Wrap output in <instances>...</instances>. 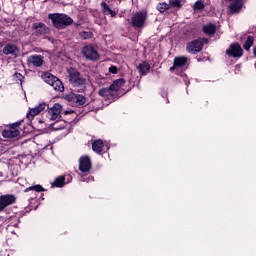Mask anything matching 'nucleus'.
I'll return each instance as SVG.
<instances>
[{
	"mask_svg": "<svg viewBox=\"0 0 256 256\" xmlns=\"http://www.w3.org/2000/svg\"><path fill=\"white\" fill-rule=\"evenodd\" d=\"M48 19L52 20V24L56 29H65L69 25H73V18L67 14H49Z\"/></svg>",
	"mask_w": 256,
	"mask_h": 256,
	"instance_id": "obj_1",
	"label": "nucleus"
},
{
	"mask_svg": "<svg viewBox=\"0 0 256 256\" xmlns=\"http://www.w3.org/2000/svg\"><path fill=\"white\" fill-rule=\"evenodd\" d=\"M42 79L45 83L53 87L54 91H59L63 93L65 91V86H63V82L59 80V78L55 77L53 74L49 72H45L42 74Z\"/></svg>",
	"mask_w": 256,
	"mask_h": 256,
	"instance_id": "obj_2",
	"label": "nucleus"
},
{
	"mask_svg": "<svg viewBox=\"0 0 256 256\" xmlns=\"http://www.w3.org/2000/svg\"><path fill=\"white\" fill-rule=\"evenodd\" d=\"M68 78L74 87H85V85H87V79L83 78L75 68L68 69Z\"/></svg>",
	"mask_w": 256,
	"mask_h": 256,
	"instance_id": "obj_3",
	"label": "nucleus"
},
{
	"mask_svg": "<svg viewBox=\"0 0 256 256\" xmlns=\"http://www.w3.org/2000/svg\"><path fill=\"white\" fill-rule=\"evenodd\" d=\"M21 126V121L15 122L13 123L9 129L4 130L2 132V137H4L5 139H15V137H19L20 135V131H19V127Z\"/></svg>",
	"mask_w": 256,
	"mask_h": 256,
	"instance_id": "obj_4",
	"label": "nucleus"
},
{
	"mask_svg": "<svg viewBox=\"0 0 256 256\" xmlns=\"http://www.w3.org/2000/svg\"><path fill=\"white\" fill-rule=\"evenodd\" d=\"M145 19H147V12H136L131 19L132 27H143Z\"/></svg>",
	"mask_w": 256,
	"mask_h": 256,
	"instance_id": "obj_5",
	"label": "nucleus"
},
{
	"mask_svg": "<svg viewBox=\"0 0 256 256\" xmlns=\"http://www.w3.org/2000/svg\"><path fill=\"white\" fill-rule=\"evenodd\" d=\"M82 54L86 59H89L90 61H97L99 60V53L93 46H85L82 49Z\"/></svg>",
	"mask_w": 256,
	"mask_h": 256,
	"instance_id": "obj_6",
	"label": "nucleus"
},
{
	"mask_svg": "<svg viewBox=\"0 0 256 256\" xmlns=\"http://www.w3.org/2000/svg\"><path fill=\"white\" fill-rule=\"evenodd\" d=\"M226 54L228 57H241L243 55V49L241 48V45L234 43L226 50Z\"/></svg>",
	"mask_w": 256,
	"mask_h": 256,
	"instance_id": "obj_7",
	"label": "nucleus"
},
{
	"mask_svg": "<svg viewBox=\"0 0 256 256\" xmlns=\"http://www.w3.org/2000/svg\"><path fill=\"white\" fill-rule=\"evenodd\" d=\"M203 49V42L199 40H194L187 44L186 50L188 53L195 55V53H199Z\"/></svg>",
	"mask_w": 256,
	"mask_h": 256,
	"instance_id": "obj_8",
	"label": "nucleus"
},
{
	"mask_svg": "<svg viewBox=\"0 0 256 256\" xmlns=\"http://www.w3.org/2000/svg\"><path fill=\"white\" fill-rule=\"evenodd\" d=\"M61 111H63V106H61L59 103L54 104L48 112L50 115V120L57 121V119H61Z\"/></svg>",
	"mask_w": 256,
	"mask_h": 256,
	"instance_id": "obj_9",
	"label": "nucleus"
},
{
	"mask_svg": "<svg viewBox=\"0 0 256 256\" xmlns=\"http://www.w3.org/2000/svg\"><path fill=\"white\" fill-rule=\"evenodd\" d=\"M15 201H16L15 196H13L11 194H6V195L0 196V211H3V209H5V207H9V205H13V203H15Z\"/></svg>",
	"mask_w": 256,
	"mask_h": 256,
	"instance_id": "obj_10",
	"label": "nucleus"
},
{
	"mask_svg": "<svg viewBox=\"0 0 256 256\" xmlns=\"http://www.w3.org/2000/svg\"><path fill=\"white\" fill-rule=\"evenodd\" d=\"M79 170L81 173H87L91 171V159L88 156H82L79 159Z\"/></svg>",
	"mask_w": 256,
	"mask_h": 256,
	"instance_id": "obj_11",
	"label": "nucleus"
},
{
	"mask_svg": "<svg viewBox=\"0 0 256 256\" xmlns=\"http://www.w3.org/2000/svg\"><path fill=\"white\" fill-rule=\"evenodd\" d=\"M230 13H239L243 9V0H227Z\"/></svg>",
	"mask_w": 256,
	"mask_h": 256,
	"instance_id": "obj_12",
	"label": "nucleus"
},
{
	"mask_svg": "<svg viewBox=\"0 0 256 256\" xmlns=\"http://www.w3.org/2000/svg\"><path fill=\"white\" fill-rule=\"evenodd\" d=\"M46 107H47V104L40 103L38 106L31 108L26 115L27 119H33L34 117H36V115H39V113H41L42 111H45Z\"/></svg>",
	"mask_w": 256,
	"mask_h": 256,
	"instance_id": "obj_13",
	"label": "nucleus"
},
{
	"mask_svg": "<svg viewBox=\"0 0 256 256\" xmlns=\"http://www.w3.org/2000/svg\"><path fill=\"white\" fill-rule=\"evenodd\" d=\"M27 63L29 67H41L43 65V56L31 55L27 58Z\"/></svg>",
	"mask_w": 256,
	"mask_h": 256,
	"instance_id": "obj_14",
	"label": "nucleus"
},
{
	"mask_svg": "<svg viewBox=\"0 0 256 256\" xmlns=\"http://www.w3.org/2000/svg\"><path fill=\"white\" fill-rule=\"evenodd\" d=\"M187 65V57L179 56L174 58V65L170 68V71H175V69H181Z\"/></svg>",
	"mask_w": 256,
	"mask_h": 256,
	"instance_id": "obj_15",
	"label": "nucleus"
},
{
	"mask_svg": "<svg viewBox=\"0 0 256 256\" xmlns=\"http://www.w3.org/2000/svg\"><path fill=\"white\" fill-rule=\"evenodd\" d=\"M98 95H100V97H103V99H113V97H115V92H113L111 87L102 88L98 91Z\"/></svg>",
	"mask_w": 256,
	"mask_h": 256,
	"instance_id": "obj_16",
	"label": "nucleus"
},
{
	"mask_svg": "<svg viewBox=\"0 0 256 256\" xmlns=\"http://www.w3.org/2000/svg\"><path fill=\"white\" fill-rule=\"evenodd\" d=\"M4 55H18L19 54V48H17L16 45H6L3 48Z\"/></svg>",
	"mask_w": 256,
	"mask_h": 256,
	"instance_id": "obj_17",
	"label": "nucleus"
},
{
	"mask_svg": "<svg viewBox=\"0 0 256 256\" xmlns=\"http://www.w3.org/2000/svg\"><path fill=\"white\" fill-rule=\"evenodd\" d=\"M92 149L95 153H103L105 151V144L103 140L99 139L93 142Z\"/></svg>",
	"mask_w": 256,
	"mask_h": 256,
	"instance_id": "obj_18",
	"label": "nucleus"
},
{
	"mask_svg": "<svg viewBox=\"0 0 256 256\" xmlns=\"http://www.w3.org/2000/svg\"><path fill=\"white\" fill-rule=\"evenodd\" d=\"M33 28L38 35H45L47 33V26L42 22L34 23Z\"/></svg>",
	"mask_w": 256,
	"mask_h": 256,
	"instance_id": "obj_19",
	"label": "nucleus"
},
{
	"mask_svg": "<svg viewBox=\"0 0 256 256\" xmlns=\"http://www.w3.org/2000/svg\"><path fill=\"white\" fill-rule=\"evenodd\" d=\"M137 69L140 75H147L151 69V65L147 62H142L138 65Z\"/></svg>",
	"mask_w": 256,
	"mask_h": 256,
	"instance_id": "obj_20",
	"label": "nucleus"
},
{
	"mask_svg": "<svg viewBox=\"0 0 256 256\" xmlns=\"http://www.w3.org/2000/svg\"><path fill=\"white\" fill-rule=\"evenodd\" d=\"M123 85H125V81L123 79H118L113 82L110 88L113 91L114 95L123 87Z\"/></svg>",
	"mask_w": 256,
	"mask_h": 256,
	"instance_id": "obj_21",
	"label": "nucleus"
},
{
	"mask_svg": "<svg viewBox=\"0 0 256 256\" xmlns=\"http://www.w3.org/2000/svg\"><path fill=\"white\" fill-rule=\"evenodd\" d=\"M215 31H217V26L215 24H206L203 26V32L206 35H213V33H215Z\"/></svg>",
	"mask_w": 256,
	"mask_h": 256,
	"instance_id": "obj_22",
	"label": "nucleus"
},
{
	"mask_svg": "<svg viewBox=\"0 0 256 256\" xmlns=\"http://www.w3.org/2000/svg\"><path fill=\"white\" fill-rule=\"evenodd\" d=\"M29 191H32V193H41L45 191V188H43L41 185H35L25 189V193H29Z\"/></svg>",
	"mask_w": 256,
	"mask_h": 256,
	"instance_id": "obj_23",
	"label": "nucleus"
},
{
	"mask_svg": "<svg viewBox=\"0 0 256 256\" xmlns=\"http://www.w3.org/2000/svg\"><path fill=\"white\" fill-rule=\"evenodd\" d=\"M101 7L103 8V12L105 13V15H111L112 17H115L117 15L115 11L109 8V5H107V3L102 2Z\"/></svg>",
	"mask_w": 256,
	"mask_h": 256,
	"instance_id": "obj_24",
	"label": "nucleus"
},
{
	"mask_svg": "<svg viewBox=\"0 0 256 256\" xmlns=\"http://www.w3.org/2000/svg\"><path fill=\"white\" fill-rule=\"evenodd\" d=\"M54 187H63L65 185V177L59 176L55 179V181L52 184Z\"/></svg>",
	"mask_w": 256,
	"mask_h": 256,
	"instance_id": "obj_25",
	"label": "nucleus"
},
{
	"mask_svg": "<svg viewBox=\"0 0 256 256\" xmlns=\"http://www.w3.org/2000/svg\"><path fill=\"white\" fill-rule=\"evenodd\" d=\"M193 9L194 11H203V9H205V3L203 2V0H198L197 2H195V4L193 5Z\"/></svg>",
	"mask_w": 256,
	"mask_h": 256,
	"instance_id": "obj_26",
	"label": "nucleus"
},
{
	"mask_svg": "<svg viewBox=\"0 0 256 256\" xmlns=\"http://www.w3.org/2000/svg\"><path fill=\"white\" fill-rule=\"evenodd\" d=\"M253 42H254L253 36H248V38L244 44V49H246V51H249V49H251V47H253Z\"/></svg>",
	"mask_w": 256,
	"mask_h": 256,
	"instance_id": "obj_27",
	"label": "nucleus"
},
{
	"mask_svg": "<svg viewBox=\"0 0 256 256\" xmlns=\"http://www.w3.org/2000/svg\"><path fill=\"white\" fill-rule=\"evenodd\" d=\"M74 103H76V105H83L84 103H86L85 96L81 94H76Z\"/></svg>",
	"mask_w": 256,
	"mask_h": 256,
	"instance_id": "obj_28",
	"label": "nucleus"
},
{
	"mask_svg": "<svg viewBox=\"0 0 256 256\" xmlns=\"http://www.w3.org/2000/svg\"><path fill=\"white\" fill-rule=\"evenodd\" d=\"M167 9H169V4H167V3H160L157 5V10L160 13H165V11H167Z\"/></svg>",
	"mask_w": 256,
	"mask_h": 256,
	"instance_id": "obj_29",
	"label": "nucleus"
},
{
	"mask_svg": "<svg viewBox=\"0 0 256 256\" xmlns=\"http://www.w3.org/2000/svg\"><path fill=\"white\" fill-rule=\"evenodd\" d=\"M76 97H77V94H75V93H70V94L66 95L65 99H66L67 101H69L70 103H75Z\"/></svg>",
	"mask_w": 256,
	"mask_h": 256,
	"instance_id": "obj_30",
	"label": "nucleus"
},
{
	"mask_svg": "<svg viewBox=\"0 0 256 256\" xmlns=\"http://www.w3.org/2000/svg\"><path fill=\"white\" fill-rule=\"evenodd\" d=\"M170 5H171V7H175L176 9H181V7H182L181 1H179V0H172L170 2Z\"/></svg>",
	"mask_w": 256,
	"mask_h": 256,
	"instance_id": "obj_31",
	"label": "nucleus"
},
{
	"mask_svg": "<svg viewBox=\"0 0 256 256\" xmlns=\"http://www.w3.org/2000/svg\"><path fill=\"white\" fill-rule=\"evenodd\" d=\"M117 66H110L109 67V73H112L113 75H117Z\"/></svg>",
	"mask_w": 256,
	"mask_h": 256,
	"instance_id": "obj_32",
	"label": "nucleus"
},
{
	"mask_svg": "<svg viewBox=\"0 0 256 256\" xmlns=\"http://www.w3.org/2000/svg\"><path fill=\"white\" fill-rule=\"evenodd\" d=\"M14 77L18 79V81H23V75H21V73H16Z\"/></svg>",
	"mask_w": 256,
	"mask_h": 256,
	"instance_id": "obj_33",
	"label": "nucleus"
},
{
	"mask_svg": "<svg viewBox=\"0 0 256 256\" xmlns=\"http://www.w3.org/2000/svg\"><path fill=\"white\" fill-rule=\"evenodd\" d=\"M81 37H83L84 39H89V33L83 32V33L81 34Z\"/></svg>",
	"mask_w": 256,
	"mask_h": 256,
	"instance_id": "obj_34",
	"label": "nucleus"
},
{
	"mask_svg": "<svg viewBox=\"0 0 256 256\" xmlns=\"http://www.w3.org/2000/svg\"><path fill=\"white\" fill-rule=\"evenodd\" d=\"M181 77L184 78V82L186 83V85H189V80L187 79V76H185V74H181Z\"/></svg>",
	"mask_w": 256,
	"mask_h": 256,
	"instance_id": "obj_35",
	"label": "nucleus"
},
{
	"mask_svg": "<svg viewBox=\"0 0 256 256\" xmlns=\"http://www.w3.org/2000/svg\"><path fill=\"white\" fill-rule=\"evenodd\" d=\"M11 219H13L14 221H16V223L14 224V227H16V225L19 223V218H17V217H12Z\"/></svg>",
	"mask_w": 256,
	"mask_h": 256,
	"instance_id": "obj_36",
	"label": "nucleus"
},
{
	"mask_svg": "<svg viewBox=\"0 0 256 256\" xmlns=\"http://www.w3.org/2000/svg\"><path fill=\"white\" fill-rule=\"evenodd\" d=\"M253 53H254V55L256 57V47L254 48Z\"/></svg>",
	"mask_w": 256,
	"mask_h": 256,
	"instance_id": "obj_37",
	"label": "nucleus"
},
{
	"mask_svg": "<svg viewBox=\"0 0 256 256\" xmlns=\"http://www.w3.org/2000/svg\"><path fill=\"white\" fill-rule=\"evenodd\" d=\"M106 151H109V147L108 146H106Z\"/></svg>",
	"mask_w": 256,
	"mask_h": 256,
	"instance_id": "obj_38",
	"label": "nucleus"
},
{
	"mask_svg": "<svg viewBox=\"0 0 256 256\" xmlns=\"http://www.w3.org/2000/svg\"><path fill=\"white\" fill-rule=\"evenodd\" d=\"M255 67H256V63H255Z\"/></svg>",
	"mask_w": 256,
	"mask_h": 256,
	"instance_id": "obj_39",
	"label": "nucleus"
}]
</instances>
